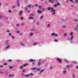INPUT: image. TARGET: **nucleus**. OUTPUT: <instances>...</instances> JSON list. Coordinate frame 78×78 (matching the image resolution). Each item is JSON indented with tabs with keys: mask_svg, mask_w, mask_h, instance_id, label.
I'll return each instance as SVG.
<instances>
[{
	"mask_svg": "<svg viewBox=\"0 0 78 78\" xmlns=\"http://www.w3.org/2000/svg\"><path fill=\"white\" fill-rule=\"evenodd\" d=\"M48 9L49 11H50L51 10V12L52 15H55L56 14V13H55L56 12V10L54 9V8H51L50 7H48Z\"/></svg>",
	"mask_w": 78,
	"mask_h": 78,
	"instance_id": "nucleus-1",
	"label": "nucleus"
},
{
	"mask_svg": "<svg viewBox=\"0 0 78 78\" xmlns=\"http://www.w3.org/2000/svg\"><path fill=\"white\" fill-rule=\"evenodd\" d=\"M51 35L52 36H55V37H57L58 36V34H56L55 33H53L52 34H51Z\"/></svg>",
	"mask_w": 78,
	"mask_h": 78,
	"instance_id": "nucleus-2",
	"label": "nucleus"
},
{
	"mask_svg": "<svg viewBox=\"0 0 78 78\" xmlns=\"http://www.w3.org/2000/svg\"><path fill=\"white\" fill-rule=\"evenodd\" d=\"M16 2H17V6L19 7V6H20V4L19 3V0H17Z\"/></svg>",
	"mask_w": 78,
	"mask_h": 78,
	"instance_id": "nucleus-3",
	"label": "nucleus"
},
{
	"mask_svg": "<svg viewBox=\"0 0 78 78\" xmlns=\"http://www.w3.org/2000/svg\"><path fill=\"white\" fill-rule=\"evenodd\" d=\"M54 1L55 0H49V2H50L52 4L54 3Z\"/></svg>",
	"mask_w": 78,
	"mask_h": 78,
	"instance_id": "nucleus-4",
	"label": "nucleus"
},
{
	"mask_svg": "<svg viewBox=\"0 0 78 78\" xmlns=\"http://www.w3.org/2000/svg\"><path fill=\"white\" fill-rule=\"evenodd\" d=\"M66 73H67V71H66V70H63V71L62 73L64 75L66 74Z\"/></svg>",
	"mask_w": 78,
	"mask_h": 78,
	"instance_id": "nucleus-5",
	"label": "nucleus"
},
{
	"mask_svg": "<svg viewBox=\"0 0 78 78\" xmlns=\"http://www.w3.org/2000/svg\"><path fill=\"white\" fill-rule=\"evenodd\" d=\"M37 12L38 13V14H41V13L42 12V11H40L39 10H38Z\"/></svg>",
	"mask_w": 78,
	"mask_h": 78,
	"instance_id": "nucleus-6",
	"label": "nucleus"
},
{
	"mask_svg": "<svg viewBox=\"0 0 78 78\" xmlns=\"http://www.w3.org/2000/svg\"><path fill=\"white\" fill-rule=\"evenodd\" d=\"M23 12V11H19V13L20 14V16H22V14Z\"/></svg>",
	"mask_w": 78,
	"mask_h": 78,
	"instance_id": "nucleus-7",
	"label": "nucleus"
},
{
	"mask_svg": "<svg viewBox=\"0 0 78 78\" xmlns=\"http://www.w3.org/2000/svg\"><path fill=\"white\" fill-rule=\"evenodd\" d=\"M29 35L30 37H32V36H33V32H31L29 34Z\"/></svg>",
	"mask_w": 78,
	"mask_h": 78,
	"instance_id": "nucleus-8",
	"label": "nucleus"
},
{
	"mask_svg": "<svg viewBox=\"0 0 78 78\" xmlns=\"http://www.w3.org/2000/svg\"><path fill=\"white\" fill-rule=\"evenodd\" d=\"M35 61L36 60H35V59H30L29 60V61L31 62H35Z\"/></svg>",
	"mask_w": 78,
	"mask_h": 78,
	"instance_id": "nucleus-9",
	"label": "nucleus"
},
{
	"mask_svg": "<svg viewBox=\"0 0 78 78\" xmlns=\"http://www.w3.org/2000/svg\"><path fill=\"white\" fill-rule=\"evenodd\" d=\"M73 36H72L71 37V39H70V38L69 37L68 38V39H69L70 41H72V39H73Z\"/></svg>",
	"mask_w": 78,
	"mask_h": 78,
	"instance_id": "nucleus-10",
	"label": "nucleus"
},
{
	"mask_svg": "<svg viewBox=\"0 0 78 78\" xmlns=\"http://www.w3.org/2000/svg\"><path fill=\"white\" fill-rule=\"evenodd\" d=\"M56 60H57L58 61V62H61V59L58 58H57Z\"/></svg>",
	"mask_w": 78,
	"mask_h": 78,
	"instance_id": "nucleus-11",
	"label": "nucleus"
},
{
	"mask_svg": "<svg viewBox=\"0 0 78 78\" xmlns=\"http://www.w3.org/2000/svg\"><path fill=\"white\" fill-rule=\"evenodd\" d=\"M14 74H10L9 75V77H13V76H14Z\"/></svg>",
	"mask_w": 78,
	"mask_h": 78,
	"instance_id": "nucleus-12",
	"label": "nucleus"
},
{
	"mask_svg": "<svg viewBox=\"0 0 78 78\" xmlns=\"http://www.w3.org/2000/svg\"><path fill=\"white\" fill-rule=\"evenodd\" d=\"M23 67H25V66H28V63H25L23 65Z\"/></svg>",
	"mask_w": 78,
	"mask_h": 78,
	"instance_id": "nucleus-13",
	"label": "nucleus"
},
{
	"mask_svg": "<svg viewBox=\"0 0 78 78\" xmlns=\"http://www.w3.org/2000/svg\"><path fill=\"white\" fill-rule=\"evenodd\" d=\"M28 19L29 20H33V19H34V18H33V17H29Z\"/></svg>",
	"mask_w": 78,
	"mask_h": 78,
	"instance_id": "nucleus-14",
	"label": "nucleus"
},
{
	"mask_svg": "<svg viewBox=\"0 0 78 78\" xmlns=\"http://www.w3.org/2000/svg\"><path fill=\"white\" fill-rule=\"evenodd\" d=\"M30 76V74H28V75H24V77H28V76Z\"/></svg>",
	"mask_w": 78,
	"mask_h": 78,
	"instance_id": "nucleus-15",
	"label": "nucleus"
},
{
	"mask_svg": "<svg viewBox=\"0 0 78 78\" xmlns=\"http://www.w3.org/2000/svg\"><path fill=\"white\" fill-rule=\"evenodd\" d=\"M37 44H38V43L37 42H34L33 43V45H36Z\"/></svg>",
	"mask_w": 78,
	"mask_h": 78,
	"instance_id": "nucleus-16",
	"label": "nucleus"
},
{
	"mask_svg": "<svg viewBox=\"0 0 78 78\" xmlns=\"http://www.w3.org/2000/svg\"><path fill=\"white\" fill-rule=\"evenodd\" d=\"M74 21L75 22H78V20L77 19H75L74 20Z\"/></svg>",
	"mask_w": 78,
	"mask_h": 78,
	"instance_id": "nucleus-17",
	"label": "nucleus"
},
{
	"mask_svg": "<svg viewBox=\"0 0 78 78\" xmlns=\"http://www.w3.org/2000/svg\"><path fill=\"white\" fill-rule=\"evenodd\" d=\"M50 26H51L50 24V23L48 24L47 25V27L48 28H50Z\"/></svg>",
	"mask_w": 78,
	"mask_h": 78,
	"instance_id": "nucleus-18",
	"label": "nucleus"
},
{
	"mask_svg": "<svg viewBox=\"0 0 78 78\" xmlns=\"http://www.w3.org/2000/svg\"><path fill=\"white\" fill-rule=\"evenodd\" d=\"M20 69H21L22 70V69H23V66H21L20 67Z\"/></svg>",
	"mask_w": 78,
	"mask_h": 78,
	"instance_id": "nucleus-19",
	"label": "nucleus"
},
{
	"mask_svg": "<svg viewBox=\"0 0 78 78\" xmlns=\"http://www.w3.org/2000/svg\"><path fill=\"white\" fill-rule=\"evenodd\" d=\"M30 17H33V16H34L35 15L34 14H30Z\"/></svg>",
	"mask_w": 78,
	"mask_h": 78,
	"instance_id": "nucleus-20",
	"label": "nucleus"
},
{
	"mask_svg": "<svg viewBox=\"0 0 78 78\" xmlns=\"http://www.w3.org/2000/svg\"><path fill=\"white\" fill-rule=\"evenodd\" d=\"M20 44L21 45H22L23 46H25V44H24L22 42H21L20 43Z\"/></svg>",
	"mask_w": 78,
	"mask_h": 78,
	"instance_id": "nucleus-21",
	"label": "nucleus"
},
{
	"mask_svg": "<svg viewBox=\"0 0 78 78\" xmlns=\"http://www.w3.org/2000/svg\"><path fill=\"white\" fill-rule=\"evenodd\" d=\"M64 61H65V62H69V61L68 60L66 59H64Z\"/></svg>",
	"mask_w": 78,
	"mask_h": 78,
	"instance_id": "nucleus-22",
	"label": "nucleus"
},
{
	"mask_svg": "<svg viewBox=\"0 0 78 78\" xmlns=\"http://www.w3.org/2000/svg\"><path fill=\"white\" fill-rule=\"evenodd\" d=\"M31 70H35V69H37L36 67H33L31 68Z\"/></svg>",
	"mask_w": 78,
	"mask_h": 78,
	"instance_id": "nucleus-23",
	"label": "nucleus"
},
{
	"mask_svg": "<svg viewBox=\"0 0 78 78\" xmlns=\"http://www.w3.org/2000/svg\"><path fill=\"white\" fill-rule=\"evenodd\" d=\"M41 62H39L37 63V65L39 66H41Z\"/></svg>",
	"mask_w": 78,
	"mask_h": 78,
	"instance_id": "nucleus-24",
	"label": "nucleus"
},
{
	"mask_svg": "<svg viewBox=\"0 0 78 78\" xmlns=\"http://www.w3.org/2000/svg\"><path fill=\"white\" fill-rule=\"evenodd\" d=\"M45 70L44 69H42L40 71V73H42Z\"/></svg>",
	"mask_w": 78,
	"mask_h": 78,
	"instance_id": "nucleus-25",
	"label": "nucleus"
},
{
	"mask_svg": "<svg viewBox=\"0 0 78 78\" xmlns=\"http://www.w3.org/2000/svg\"><path fill=\"white\" fill-rule=\"evenodd\" d=\"M72 62H73L75 64H77V62H76V61H73Z\"/></svg>",
	"mask_w": 78,
	"mask_h": 78,
	"instance_id": "nucleus-26",
	"label": "nucleus"
},
{
	"mask_svg": "<svg viewBox=\"0 0 78 78\" xmlns=\"http://www.w3.org/2000/svg\"><path fill=\"white\" fill-rule=\"evenodd\" d=\"M75 2L76 3V4H78V0H76L75 1Z\"/></svg>",
	"mask_w": 78,
	"mask_h": 78,
	"instance_id": "nucleus-27",
	"label": "nucleus"
},
{
	"mask_svg": "<svg viewBox=\"0 0 78 78\" xmlns=\"http://www.w3.org/2000/svg\"><path fill=\"white\" fill-rule=\"evenodd\" d=\"M5 75H8V72H5Z\"/></svg>",
	"mask_w": 78,
	"mask_h": 78,
	"instance_id": "nucleus-28",
	"label": "nucleus"
},
{
	"mask_svg": "<svg viewBox=\"0 0 78 78\" xmlns=\"http://www.w3.org/2000/svg\"><path fill=\"white\" fill-rule=\"evenodd\" d=\"M72 75L73 77V78H75V74L74 73H73L72 74Z\"/></svg>",
	"mask_w": 78,
	"mask_h": 78,
	"instance_id": "nucleus-29",
	"label": "nucleus"
},
{
	"mask_svg": "<svg viewBox=\"0 0 78 78\" xmlns=\"http://www.w3.org/2000/svg\"><path fill=\"white\" fill-rule=\"evenodd\" d=\"M34 30H35V29L34 28H33V29H31L30 31H34Z\"/></svg>",
	"mask_w": 78,
	"mask_h": 78,
	"instance_id": "nucleus-30",
	"label": "nucleus"
},
{
	"mask_svg": "<svg viewBox=\"0 0 78 78\" xmlns=\"http://www.w3.org/2000/svg\"><path fill=\"white\" fill-rule=\"evenodd\" d=\"M43 17H44V16H43V15L41 16H40V19H42Z\"/></svg>",
	"mask_w": 78,
	"mask_h": 78,
	"instance_id": "nucleus-31",
	"label": "nucleus"
},
{
	"mask_svg": "<svg viewBox=\"0 0 78 78\" xmlns=\"http://www.w3.org/2000/svg\"><path fill=\"white\" fill-rule=\"evenodd\" d=\"M31 4L29 5H28L27 6V7L28 8H30L31 7Z\"/></svg>",
	"mask_w": 78,
	"mask_h": 78,
	"instance_id": "nucleus-32",
	"label": "nucleus"
},
{
	"mask_svg": "<svg viewBox=\"0 0 78 78\" xmlns=\"http://www.w3.org/2000/svg\"><path fill=\"white\" fill-rule=\"evenodd\" d=\"M73 32H71L70 33V34H69V35H70V36H72V35L73 34Z\"/></svg>",
	"mask_w": 78,
	"mask_h": 78,
	"instance_id": "nucleus-33",
	"label": "nucleus"
},
{
	"mask_svg": "<svg viewBox=\"0 0 78 78\" xmlns=\"http://www.w3.org/2000/svg\"><path fill=\"white\" fill-rule=\"evenodd\" d=\"M53 6L54 7V8H55V7H56V6H57V5L55 4L54 5H53Z\"/></svg>",
	"mask_w": 78,
	"mask_h": 78,
	"instance_id": "nucleus-34",
	"label": "nucleus"
},
{
	"mask_svg": "<svg viewBox=\"0 0 78 78\" xmlns=\"http://www.w3.org/2000/svg\"><path fill=\"white\" fill-rule=\"evenodd\" d=\"M66 35H67V34L66 33H65V34H64V37H66Z\"/></svg>",
	"mask_w": 78,
	"mask_h": 78,
	"instance_id": "nucleus-35",
	"label": "nucleus"
},
{
	"mask_svg": "<svg viewBox=\"0 0 78 78\" xmlns=\"http://www.w3.org/2000/svg\"><path fill=\"white\" fill-rule=\"evenodd\" d=\"M69 2H71V3H73V0H69Z\"/></svg>",
	"mask_w": 78,
	"mask_h": 78,
	"instance_id": "nucleus-36",
	"label": "nucleus"
},
{
	"mask_svg": "<svg viewBox=\"0 0 78 78\" xmlns=\"http://www.w3.org/2000/svg\"><path fill=\"white\" fill-rule=\"evenodd\" d=\"M25 10L27 11V10H28V8H27V7H25Z\"/></svg>",
	"mask_w": 78,
	"mask_h": 78,
	"instance_id": "nucleus-37",
	"label": "nucleus"
},
{
	"mask_svg": "<svg viewBox=\"0 0 78 78\" xmlns=\"http://www.w3.org/2000/svg\"><path fill=\"white\" fill-rule=\"evenodd\" d=\"M8 12H9V13H11V10H8Z\"/></svg>",
	"mask_w": 78,
	"mask_h": 78,
	"instance_id": "nucleus-38",
	"label": "nucleus"
},
{
	"mask_svg": "<svg viewBox=\"0 0 78 78\" xmlns=\"http://www.w3.org/2000/svg\"><path fill=\"white\" fill-rule=\"evenodd\" d=\"M49 69H53V67L52 66H51L49 68Z\"/></svg>",
	"mask_w": 78,
	"mask_h": 78,
	"instance_id": "nucleus-39",
	"label": "nucleus"
},
{
	"mask_svg": "<svg viewBox=\"0 0 78 78\" xmlns=\"http://www.w3.org/2000/svg\"><path fill=\"white\" fill-rule=\"evenodd\" d=\"M66 67L67 68H69L70 66H69V65H67L66 66Z\"/></svg>",
	"mask_w": 78,
	"mask_h": 78,
	"instance_id": "nucleus-40",
	"label": "nucleus"
},
{
	"mask_svg": "<svg viewBox=\"0 0 78 78\" xmlns=\"http://www.w3.org/2000/svg\"><path fill=\"white\" fill-rule=\"evenodd\" d=\"M62 28H66V26H62Z\"/></svg>",
	"mask_w": 78,
	"mask_h": 78,
	"instance_id": "nucleus-41",
	"label": "nucleus"
},
{
	"mask_svg": "<svg viewBox=\"0 0 78 78\" xmlns=\"http://www.w3.org/2000/svg\"><path fill=\"white\" fill-rule=\"evenodd\" d=\"M9 46H8L6 47V49H8V48H9Z\"/></svg>",
	"mask_w": 78,
	"mask_h": 78,
	"instance_id": "nucleus-42",
	"label": "nucleus"
},
{
	"mask_svg": "<svg viewBox=\"0 0 78 78\" xmlns=\"http://www.w3.org/2000/svg\"><path fill=\"white\" fill-rule=\"evenodd\" d=\"M37 71H40V69L39 68H37Z\"/></svg>",
	"mask_w": 78,
	"mask_h": 78,
	"instance_id": "nucleus-43",
	"label": "nucleus"
},
{
	"mask_svg": "<svg viewBox=\"0 0 78 78\" xmlns=\"http://www.w3.org/2000/svg\"><path fill=\"white\" fill-rule=\"evenodd\" d=\"M16 26V27H19V25L18 24H17Z\"/></svg>",
	"mask_w": 78,
	"mask_h": 78,
	"instance_id": "nucleus-44",
	"label": "nucleus"
},
{
	"mask_svg": "<svg viewBox=\"0 0 78 78\" xmlns=\"http://www.w3.org/2000/svg\"><path fill=\"white\" fill-rule=\"evenodd\" d=\"M13 67L12 66H9V68L10 69H12V68Z\"/></svg>",
	"mask_w": 78,
	"mask_h": 78,
	"instance_id": "nucleus-45",
	"label": "nucleus"
},
{
	"mask_svg": "<svg viewBox=\"0 0 78 78\" xmlns=\"http://www.w3.org/2000/svg\"><path fill=\"white\" fill-rule=\"evenodd\" d=\"M11 37L13 39H14V37L13 36H11Z\"/></svg>",
	"mask_w": 78,
	"mask_h": 78,
	"instance_id": "nucleus-46",
	"label": "nucleus"
},
{
	"mask_svg": "<svg viewBox=\"0 0 78 78\" xmlns=\"http://www.w3.org/2000/svg\"><path fill=\"white\" fill-rule=\"evenodd\" d=\"M20 36H23V34L22 33H21L20 34Z\"/></svg>",
	"mask_w": 78,
	"mask_h": 78,
	"instance_id": "nucleus-47",
	"label": "nucleus"
},
{
	"mask_svg": "<svg viewBox=\"0 0 78 78\" xmlns=\"http://www.w3.org/2000/svg\"><path fill=\"white\" fill-rule=\"evenodd\" d=\"M54 42H58V40L57 39H55L54 40Z\"/></svg>",
	"mask_w": 78,
	"mask_h": 78,
	"instance_id": "nucleus-48",
	"label": "nucleus"
},
{
	"mask_svg": "<svg viewBox=\"0 0 78 78\" xmlns=\"http://www.w3.org/2000/svg\"><path fill=\"white\" fill-rule=\"evenodd\" d=\"M35 7H37V6H38V5L37 4H35Z\"/></svg>",
	"mask_w": 78,
	"mask_h": 78,
	"instance_id": "nucleus-49",
	"label": "nucleus"
},
{
	"mask_svg": "<svg viewBox=\"0 0 78 78\" xmlns=\"http://www.w3.org/2000/svg\"><path fill=\"white\" fill-rule=\"evenodd\" d=\"M16 33H17L18 34H19V31L18 30H17L16 31Z\"/></svg>",
	"mask_w": 78,
	"mask_h": 78,
	"instance_id": "nucleus-50",
	"label": "nucleus"
},
{
	"mask_svg": "<svg viewBox=\"0 0 78 78\" xmlns=\"http://www.w3.org/2000/svg\"><path fill=\"white\" fill-rule=\"evenodd\" d=\"M6 45H8V42L6 41Z\"/></svg>",
	"mask_w": 78,
	"mask_h": 78,
	"instance_id": "nucleus-51",
	"label": "nucleus"
},
{
	"mask_svg": "<svg viewBox=\"0 0 78 78\" xmlns=\"http://www.w3.org/2000/svg\"><path fill=\"white\" fill-rule=\"evenodd\" d=\"M32 64H33V65H34L35 64V62H33Z\"/></svg>",
	"mask_w": 78,
	"mask_h": 78,
	"instance_id": "nucleus-52",
	"label": "nucleus"
},
{
	"mask_svg": "<svg viewBox=\"0 0 78 78\" xmlns=\"http://www.w3.org/2000/svg\"><path fill=\"white\" fill-rule=\"evenodd\" d=\"M29 75H33V74L32 73H30Z\"/></svg>",
	"mask_w": 78,
	"mask_h": 78,
	"instance_id": "nucleus-53",
	"label": "nucleus"
},
{
	"mask_svg": "<svg viewBox=\"0 0 78 78\" xmlns=\"http://www.w3.org/2000/svg\"><path fill=\"white\" fill-rule=\"evenodd\" d=\"M22 72L23 73L25 72V70H23Z\"/></svg>",
	"mask_w": 78,
	"mask_h": 78,
	"instance_id": "nucleus-54",
	"label": "nucleus"
},
{
	"mask_svg": "<svg viewBox=\"0 0 78 78\" xmlns=\"http://www.w3.org/2000/svg\"><path fill=\"white\" fill-rule=\"evenodd\" d=\"M9 36H11V33H9Z\"/></svg>",
	"mask_w": 78,
	"mask_h": 78,
	"instance_id": "nucleus-55",
	"label": "nucleus"
},
{
	"mask_svg": "<svg viewBox=\"0 0 78 78\" xmlns=\"http://www.w3.org/2000/svg\"><path fill=\"white\" fill-rule=\"evenodd\" d=\"M70 67H73V65H71L70 66Z\"/></svg>",
	"mask_w": 78,
	"mask_h": 78,
	"instance_id": "nucleus-56",
	"label": "nucleus"
},
{
	"mask_svg": "<svg viewBox=\"0 0 78 78\" xmlns=\"http://www.w3.org/2000/svg\"><path fill=\"white\" fill-rule=\"evenodd\" d=\"M39 9H41V6H39Z\"/></svg>",
	"mask_w": 78,
	"mask_h": 78,
	"instance_id": "nucleus-57",
	"label": "nucleus"
},
{
	"mask_svg": "<svg viewBox=\"0 0 78 78\" xmlns=\"http://www.w3.org/2000/svg\"><path fill=\"white\" fill-rule=\"evenodd\" d=\"M0 73H4L3 72H1Z\"/></svg>",
	"mask_w": 78,
	"mask_h": 78,
	"instance_id": "nucleus-58",
	"label": "nucleus"
},
{
	"mask_svg": "<svg viewBox=\"0 0 78 78\" xmlns=\"http://www.w3.org/2000/svg\"><path fill=\"white\" fill-rule=\"evenodd\" d=\"M57 5H58V6H59V3H57Z\"/></svg>",
	"mask_w": 78,
	"mask_h": 78,
	"instance_id": "nucleus-59",
	"label": "nucleus"
},
{
	"mask_svg": "<svg viewBox=\"0 0 78 78\" xmlns=\"http://www.w3.org/2000/svg\"><path fill=\"white\" fill-rule=\"evenodd\" d=\"M4 65L6 66V65H7V64L6 63H4Z\"/></svg>",
	"mask_w": 78,
	"mask_h": 78,
	"instance_id": "nucleus-60",
	"label": "nucleus"
},
{
	"mask_svg": "<svg viewBox=\"0 0 78 78\" xmlns=\"http://www.w3.org/2000/svg\"><path fill=\"white\" fill-rule=\"evenodd\" d=\"M16 61H18V62H19V61H20V60H16Z\"/></svg>",
	"mask_w": 78,
	"mask_h": 78,
	"instance_id": "nucleus-61",
	"label": "nucleus"
},
{
	"mask_svg": "<svg viewBox=\"0 0 78 78\" xmlns=\"http://www.w3.org/2000/svg\"><path fill=\"white\" fill-rule=\"evenodd\" d=\"M34 5H32V6H31V8H33L34 7Z\"/></svg>",
	"mask_w": 78,
	"mask_h": 78,
	"instance_id": "nucleus-62",
	"label": "nucleus"
},
{
	"mask_svg": "<svg viewBox=\"0 0 78 78\" xmlns=\"http://www.w3.org/2000/svg\"><path fill=\"white\" fill-rule=\"evenodd\" d=\"M12 61V60H9V61L11 62Z\"/></svg>",
	"mask_w": 78,
	"mask_h": 78,
	"instance_id": "nucleus-63",
	"label": "nucleus"
},
{
	"mask_svg": "<svg viewBox=\"0 0 78 78\" xmlns=\"http://www.w3.org/2000/svg\"><path fill=\"white\" fill-rule=\"evenodd\" d=\"M71 7H74V5H71Z\"/></svg>",
	"mask_w": 78,
	"mask_h": 78,
	"instance_id": "nucleus-64",
	"label": "nucleus"
}]
</instances>
